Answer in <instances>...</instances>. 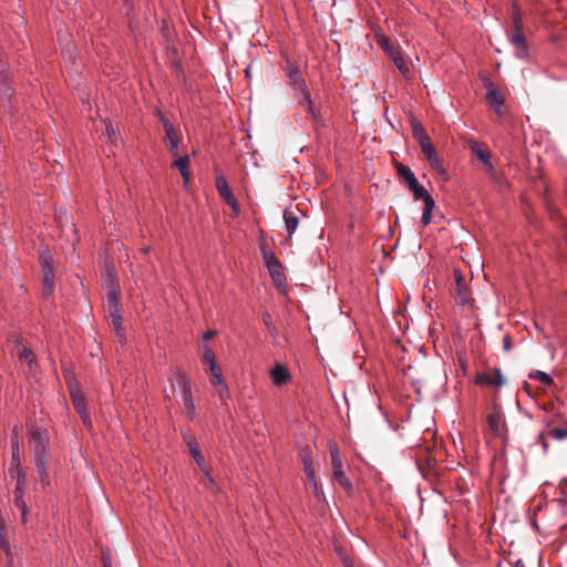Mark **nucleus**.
Masks as SVG:
<instances>
[{"label":"nucleus","instance_id":"obj_1","mask_svg":"<svg viewBox=\"0 0 567 567\" xmlns=\"http://www.w3.org/2000/svg\"><path fill=\"white\" fill-rule=\"evenodd\" d=\"M377 43L384 51V53L392 60L396 69L406 76L410 74V65L403 53L394 45L389 37L385 34H377Z\"/></svg>","mask_w":567,"mask_h":567},{"label":"nucleus","instance_id":"obj_2","mask_svg":"<svg viewBox=\"0 0 567 567\" xmlns=\"http://www.w3.org/2000/svg\"><path fill=\"white\" fill-rule=\"evenodd\" d=\"M329 452L331 456V466L336 482L347 492V494H352L353 485L343 471V463L338 445L336 443H331L329 446Z\"/></svg>","mask_w":567,"mask_h":567},{"label":"nucleus","instance_id":"obj_3","mask_svg":"<svg viewBox=\"0 0 567 567\" xmlns=\"http://www.w3.org/2000/svg\"><path fill=\"white\" fill-rule=\"evenodd\" d=\"M408 188L412 192L415 200H423L424 203L421 223L423 227H426L432 221V214L435 207V202L430 193L419 183V181L409 185Z\"/></svg>","mask_w":567,"mask_h":567},{"label":"nucleus","instance_id":"obj_4","mask_svg":"<svg viewBox=\"0 0 567 567\" xmlns=\"http://www.w3.org/2000/svg\"><path fill=\"white\" fill-rule=\"evenodd\" d=\"M468 148L477 157V159H480L484 164L485 172L488 174V176L494 182L499 183L501 175L497 173L491 161V152L487 148V146L484 143L477 141H470Z\"/></svg>","mask_w":567,"mask_h":567},{"label":"nucleus","instance_id":"obj_5","mask_svg":"<svg viewBox=\"0 0 567 567\" xmlns=\"http://www.w3.org/2000/svg\"><path fill=\"white\" fill-rule=\"evenodd\" d=\"M29 443L33 452V456L49 454V435L47 430L32 425L29 429Z\"/></svg>","mask_w":567,"mask_h":567},{"label":"nucleus","instance_id":"obj_6","mask_svg":"<svg viewBox=\"0 0 567 567\" xmlns=\"http://www.w3.org/2000/svg\"><path fill=\"white\" fill-rule=\"evenodd\" d=\"M216 188L219 194V196L223 198V200L231 207L233 213L235 216L239 215L240 207L238 204V200L236 196L234 195L226 177L224 175H218L216 177Z\"/></svg>","mask_w":567,"mask_h":567},{"label":"nucleus","instance_id":"obj_7","mask_svg":"<svg viewBox=\"0 0 567 567\" xmlns=\"http://www.w3.org/2000/svg\"><path fill=\"white\" fill-rule=\"evenodd\" d=\"M159 120L163 124L165 136L167 140V147L172 156L178 155L179 136L175 130L173 123L164 115L163 112H158Z\"/></svg>","mask_w":567,"mask_h":567},{"label":"nucleus","instance_id":"obj_8","mask_svg":"<svg viewBox=\"0 0 567 567\" xmlns=\"http://www.w3.org/2000/svg\"><path fill=\"white\" fill-rule=\"evenodd\" d=\"M286 74L290 81V85L296 92L300 94V97L305 94L310 93L307 87L306 80L303 79L299 68L295 63H287Z\"/></svg>","mask_w":567,"mask_h":567},{"label":"nucleus","instance_id":"obj_9","mask_svg":"<svg viewBox=\"0 0 567 567\" xmlns=\"http://www.w3.org/2000/svg\"><path fill=\"white\" fill-rule=\"evenodd\" d=\"M453 276L455 280V301L462 306L470 305L472 301V297L470 290L466 287L465 277L458 269H454Z\"/></svg>","mask_w":567,"mask_h":567},{"label":"nucleus","instance_id":"obj_10","mask_svg":"<svg viewBox=\"0 0 567 567\" xmlns=\"http://www.w3.org/2000/svg\"><path fill=\"white\" fill-rule=\"evenodd\" d=\"M508 41L514 49V53L518 59L527 60L529 56L527 39L524 30L513 31L508 33Z\"/></svg>","mask_w":567,"mask_h":567},{"label":"nucleus","instance_id":"obj_11","mask_svg":"<svg viewBox=\"0 0 567 567\" xmlns=\"http://www.w3.org/2000/svg\"><path fill=\"white\" fill-rule=\"evenodd\" d=\"M265 266L267 267L275 286L279 289L285 288L287 279L284 266L279 258L270 256V261L266 262Z\"/></svg>","mask_w":567,"mask_h":567},{"label":"nucleus","instance_id":"obj_12","mask_svg":"<svg viewBox=\"0 0 567 567\" xmlns=\"http://www.w3.org/2000/svg\"><path fill=\"white\" fill-rule=\"evenodd\" d=\"M486 422L489 431L496 435L502 436L505 427L504 414L499 406L494 405L493 409L486 415Z\"/></svg>","mask_w":567,"mask_h":567},{"label":"nucleus","instance_id":"obj_13","mask_svg":"<svg viewBox=\"0 0 567 567\" xmlns=\"http://www.w3.org/2000/svg\"><path fill=\"white\" fill-rule=\"evenodd\" d=\"M210 377L209 382L213 385H217V395L219 396L220 401H226L229 398V390L227 386V383L224 379L223 371L220 365H215L209 369Z\"/></svg>","mask_w":567,"mask_h":567},{"label":"nucleus","instance_id":"obj_14","mask_svg":"<svg viewBox=\"0 0 567 567\" xmlns=\"http://www.w3.org/2000/svg\"><path fill=\"white\" fill-rule=\"evenodd\" d=\"M476 384L487 386H502L505 383L503 374L499 369L493 371L478 373L475 379Z\"/></svg>","mask_w":567,"mask_h":567},{"label":"nucleus","instance_id":"obj_15","mask_svg":"<svg viewBox=\"0 0 567 567\" xmlns=\"http://www.w3.org/2000/svg\"><path fill=\"white\" fill-rule=\"evenodd\" d=\"M485 99L497 116L503 117L505 115V96L499 89H493V91L487 92Z\"/></svg>","mask_w":567,"mask_h":567},{"label":"nucleus","instance_id":"obj_16","mask_svg":"<svg viewBox=\"0 0 567 567\" xmlns=\"http://www.w3.org/2000/svg\"><path fill=\"white\" fill-rule=\"evenodd\" d=\"M424 157L430 163L431 167L440 175L444 176L446 178L447 172L445 167L442 164V161L440 159L436 150L434 145L426 146L425 148L421 150Z\"/></svg>","mask_w":567,"mask_h":567},{"label":"nucleus","instance_id":"obj_17","mask_svg":"<svg viewBox=\"0 0 567 567\" xmlns=\"http://www.w3.org/2000/svg\"><path fill=\"white\" fill-rule=\"evenodd\" d=\"M27 483L24 484H17L13 495H14V505L17 508L21 511V522L22 524L27 523V516H28V506L24 501V493H25Z\"/></svg>","mask_w":567,"mask_h":567},{"label":"nucleus","instance_id":"obj_18","mask_svg":"<svg viewBox=\"0 0 567 567\" xmlns=\"http://www.w3.org/2000/svg\"><path fill=\"white\" fill-rule=\"evenodd\" d=\"M299 213L298 208H286L284 210L285 227L289 236H292L298 228Z\"/></svg>","mask_w":567,"mask_h":567},{"label":"nucleus","instance_id":"obj_19","mask_svg":"<svg viewBox=\"0 0 567 567\" xmlns=\"http://www.w3.org/2000/svg\"><path fill=\"white\" fill-rule=\"evenodd\" d=\"M270 378L275 385L281 386L290 380V373L285 365L276 363L270 370Z\"/></svg>","mask_w":567,"mask_h":567},{"label":"nucleus","instance_id":"obj_20","mask_svg":"<svg viewBox=\"0 0 567 567\" xmlns=\"http://www.w3.org/2000/svg\"><path fill=\"white\" fill-rule=\"evenodd\" d=\"M33 457H34L37 473L40 476L41 483L43 485H48L49 484V470H48L49 454L35 455Z\"/></svg>","mask_w":567,"mask_h":567},{"label":"nucleus","instance_id":"obj_21","mask_svg":"<svg viewBox=\"0 0 567 567\" xmlns=\"http://www.w3.org/2000/svg\"><path fill=\"white\" fill-rule=\"evenodd\" d=\"M171 382L173 388H178L181 392L192 389L187 375L178 368L172 370Z\"/></svg>","mask_w":567,"mask_h":567},{"label":"nucleus","instance_id":"obj_22","mask_svg":"<svg viewBox=\"0 0 567 567\" xmlns=\"http://www.w3.org/2000/svg\"><path fill=\"white\" fill-rule=\"evenodd\" d=\"M54 292V271L52 265H44L43 272V295L45 298L52 297Z\"/></svg>","mask_w":567,"mask_h":567},{"label":"nucleus","instance_id":"obj_23","mask_svg":"<svg viewBox=\"0 0 567 567\" xmlns=\"http://www.w3.org/2000/svg\"><path fill=\"white\" fill-rule=\"evenodd\" d=\"M120 295H121L120 285L113 284L110 287V291L107 292L109 313L116 312V311L121 310L120 309Z\"/></svg>","mask_w":567,"mask_h":567},{"label":"nucleus","instance_id":"obj_24","mask_svg":"<svg viewBox=\"0 0 567 567\" xmlns=\"http://www.w3.org/2000/svg\"><path fill=\"white\" fill-rule=\"evenodd\" d=\"M300 104L305 105L308 113L310 114L311 118L316 122V123H320L322 121V116H321V113L319 110H317L315 107V104L311 100V96H310V93L308 94H305L303 96H301L300 99Z\"/></svg>","mask_w":567,"mask_h":567},{"label":"nucleus","instance_id":"obj_25","mask_svg":"<svg viewBox=\"0 0 567 567\" xmlns=\"http://www.w3.org/2000/svg\"><path fill=\"white\" fill-rule=\"evenodd\" d=\"M188 164H189L188 156H179L172 164V167H175L181 172V175L183 176L185 183H188L189 178H190Z\"/></svg>","mask_w":567,"mask_h":567},{"label":"nucleus","instance_id":"obj_26","mask_svg":"<svg viewBox=\"0 0 567 567\" xmlns=\"http://www.w3.org/2000/svg\"><path fill=\"white\" fill-rule=\"evenodd\" d=\"M511 18H512V23H513V30L514 31L524 30V22H523V18H522V11H520L519 7L516 3H513V6H512Z\"/></svg>","mask_w":567,"mask_h":567},{"label":"nucleus","instance_id":"obj_27","mask_svg":"<svg viewBox=\"0 0 567 567\" xmlns=\"http://www.w3.org/2000/svg\"><path fill=\"white\" fill-rule=\"evenodd\" d=\"M528 377L532 380H537L542 385H544L546 388L554 385L553 378L549 374H547L546 372L536 370V371L530 372Z\"/></svg>","mask_w":567,"mask_h":567},{"label":"nucleus","instance_id":"obj_28","mask_svg":"<svg viewBox=\"0 0 567 567\" xmlns=\"http://www.w3.org/2000/svg\"><path fill=\"white\" fill-rule=\"evenodd\" d=\"M306 487L308 491L311 492V494L313 495V497L317 499L318 503H320V504L323 503L324 495H323L322 488L319 485L317 478H315L313 481H308L306 483Z\"/></svg>","mask_w":567,"mask_h":567},{"label":"nucleus","instance_id":"obj_29","mask_svg":"<svg viewBox=\"0 0 567 567\" xmlns=\"http://www.w3.org/2000/svg\"><path fill=\"white\" fill-rule=\"evenodd\" d=\"M396 169H398L399 176L405 181L408 186L417 181L414 173L411 171V168L409 166L399 164L396 166Z\"/></svg>","mask_w":567,"mask_h":567},{"label":"nucleus","instance_id":"obj_30","mask_svg":"<svg viewBox=\"0 0 567 567\" xmlns=\"http://www.w3.org/2000/svg\"><path fill=\"white\" fill-rule=\"evenodd\" d=\"M9 474L12 480L17 481V484H24L25 483V474L21 467V463H11L9 468Z\"/></svg>","mask_w":567,"mask_h":567},{"label":"nucleus","instance_id":"obj_31","mask_svg":"<svg viewBox=\"0 0 567 567\" xmlns=\"http://www.w3.org/2000/svg\"><path fill=\"white\" fill-rule=\"evenodd\" d=\"M110 316L112 318V324H113L117 336L121 339H123L124 338V328H123V318L121 315V310H118L116 312H111Z\"/></svg>","mask_w":567,"mask_h":567},{"label":"nucleus","instance_id":"obj_32","mask_svg":"<svg viewBox=\"0 0 567 567\" xmlns=\"http://www.w3.org/2000/svg\"><path fill=\"white\" fill-rule=\"evenodd\" d=\"M182 399H183L184 405L188 412L189 417L193 419V416L195 414V403L193 400L192 389L182 392Z\"/></svg>","mask_w":567,"mask_h":567},{"label":"nucleus","instance_id":"obj_33","mask_svg":"<svg viewBox=\"0 0 567 567\" xmlns=\"http://www.w3.org/2000/svg\"><path fill=\"white\" fill-rule=\"evenodd\" d=\"M71 399L76 412L87 408L85 398L79 391L71 390Z\"/></svg>","mask_w":567,"mask_h":567},{"label":"nucleus","instance_id":"obj_34","mask_svg":"<svg viewBox=\"0 0 567 567\" xmlns=\"http://www.w3.org/2000/svg\"><path fill=\"white\" fill-rule=\"evenodd\" d=\"M186 443L189 447L190 455L195 461H202L203 454L193 436H188L185 439Z\"/></svg>","mask_w":567,"mask_h":567},{"label":"nucleus","instance_id":"obj_35","mask_svg":"<svg viewBox=\"0 0 567 567\" xmlns=\"http://www.w3.org/2000/svg\"><path fill=\"white\" fill-rule=\"evenodd\" d=\"M17 355L19 357L20 360L25 361L29 365H31L35 359V355L32 352V350L25 347L18 349Z\"/></svg>","mask_w":567,"mask_h":567},{"label":"nucleus","instance_id":"obj_36","mask_svg":"<svg viewBox=\"0 0 567 567\" xmlns=\"http://www.w3.org/2000/svg\"><path fill=\"white\" fill-rule=\"evenodd\" d=\"M203 359H204V362L207 363L208 369H210L212 367L218 365L214 350H212L208 347H206L204 349Z\"/></svg>","mask_w":567,"mask_h":567},{"label":"nucleus","instance_id":"obj_37","mask_svg":"<svg viewBox=\"0 0 567 567\" xmlns=\"http://www.w3.org/2000/svg\"><path fill=\"white\" fill-rule=\"evenodd\" d=\"M259 248H260V252H261L265 264L270 261V256L277 257L276 254L270 249V247L268 246V244L266 241H261L259 244Z\"/></svg>","mask_w":567,"mask_h":567},{"label":"nucleus","instance_id":"obj_38","mask_svg":"<svg viewBox=\"0 0 567 567\" xmlns=\"http://www.w3.org/2000/svg\"><path fill=\"white\" fill-rule=\"evenodd\" d=\"M202 483L204 484L205 487L209 488L214 493L218 491L215 480L210 473H206L204 475Z\"/></svg>","mask_w":567,"mask_h":567},{"label":"nucleus","instance_id":"obj_39","mask_svg":"<svg viewBox=\"0 0 567 567\" xmlns=\"http://www.w3.org/2000/svg\"><path fill=\"white\" fill-rule=\"evenodd\" d=\"M299 456H300V460H301V463H302L303 467L313 464L311 452L308 449L301 450L300 453H299Z\"/></svg>","mask_w":567,"mask_h":567},{"label":"nucleus","instance_id":"obj_40","mask_svg":"<svg viewBox=\"0 0 567 567\" xmlns=\"http://www.w3.org/2000/svg\"><path fill=\"white\" fill-rule=\"evenodd\" d=\"M549 436L555 440H564L567 439V429L565 427H555L549 431Z\"/></svg>","mask_w":567,"mask_h":567},{"label":"nucleus","instance_id":"obj_41","mask_svg":"<svg viewBox=\"0 0 567 567\" xmlns=\"http://www.w3.org/2000/svg\"><path fill=\"white\" fill-rule=\"evenodd\" d=\"M11 450H12V460H11V463H21L20 461V446H19V441H14L12 440L11 441Z\"/></svg>","mask_w":567,"mask_h":567},{"label":"nucleus","instance_id":"obj_42","mask_svg":"<svg viewBox=\"0 0 567 567\" xmlns=\"http://www.w3.org/2000/svg\"><path fill=\"white\" fill-rule=\"evenodd\" d=\"M78 413L80 414L81 420L84 423V425L87 429H92L93 427V423H92V417H91V414L89 412V409L86 408L85 410L79 411Z\"/></svg>","mask_w":567,"mask_h":567},{"label":"nucleus","instance_id":"obj_43","mask_svg":"<svg viewBox=\"0 0 567 567\" xmlns=\"http://www.w3.org/2000/svg\"><path fill=\"white\" fill-rule=\"evenodd\" d=\"M105 274H106L107 278L110 279V287L113 284H118V281L116 279V270L113 265H107L105 267Z\"/></svg>","mask_w":567,"mask_h":567},{"label":"nucleus","instance_id":"obj_44","mask_svg":"<svg viewBox=\"0 0 567 567\" xmlns=\"http://www.w3.org/2000/svg\"><path fill=\"white\" fill-rule=\"evenodd\" d=\"M3 64L0 62V92L10 95V87L7 80L2 78Z\"/></svg>","mask_w":567,"mask_h":567},{"label":"nucleus","instance_id":"obj_45","mask_svg":"<svg viewBox=\"0 0 567 567\" xmlns=\"http://www.w3.org/2000/svg\"><path fill=\"white\" fill-rule=\"evenodd\" d=\"M426 135H427V133L425 132V130L420 124L413 125V137L416 141L421 140L422 137H424Z\"/></svg>","mask_w":567,"mask_h":567},{"label":"nucleus","instance_id":"obj_46","mask_svg":"<svg viewBox=\"0 0 567 567\" xmlns=\"http://www.w3.org/2000/svg\"><path fill=\"white\" fill-rule=\"evenodd\" d=\"M303 471H305V474H306V477H307V482L308 481H313L315 478H317L316 470H315V465L313 464L303 467Z\"/></svg>","mask_w":567,"mask_h":567},{"label":"nucleus","instance_id":"obj_47","mask_svg":"<svg viewBox=\"0 0 567 567\" xmlns=\"http://www.w3.org/2000/svg\"><path fill=\"white\" fill-rule=\"evenodd\" d=\"M106 133H107L110 142L112 144H115L117 142V134L111 124H106Z\"/></svg>","mask_w":567,"mask_h":567},{"label":"nucleus","instance_id":"obj_48","mask_svg":"<svg viewBox=\"0 0 567 567\" xmlns=\"http://www.w3.org/2000/svg\"><path fill=\"white\" fill-rule=\"evenodd\" d=\"M481 80L484 86L486 87L487 92L493 91V89H498L488 76L482 75Z\"/></svg>","mask_w":567,"mask_h":567},{"label":"nucleus","instance_id":"obj_49","mask_svg":"<svg viewBox=\"0 0 567 567\" xmlns=\"http://www.w3.org/2000/svg\"><path fill=\"white\" fill-rule=\"evenodd\" d=\"M548 507H550L551 509H557V511L563 512L565 509V502L561 499H555L548 504Z\"/></svg>","mask_w":567,"mask_h":567},{"label":"nucleus","instance_id":"obj_50","mask_svg":"<svg viewBox=\"0 0 567 567\" xmlns=\"http://www.w3.org/2000/svg\"><path fill=\"white\" fill-rule=\"evenodd\" d=\"M40 261H41V266H42V271L44 272V265H52L51 264V256L49 254H41L40 255Z\"/></svg>","mask_w":567,"mask_h":567},{"label":"nucleus","instance_id":"obj_51","mask_svg":"<svg viewBox=\"0 0 567 567\" xmlns=\"http://www.w3.org/2000/svg\"><path fill=\"white\" fill-rule=\"evenodd\" d=\"M421 147V150L425 148L426 146L432 145V141L429 135L422 137L421 140L416 141Z\"/></svg>","mask_w":567,"mask_h":567},{"label":"nucleus","instance_id":"obj_52","mask_svg":"<svg viewBox=\"0 0 567 567\" xmlns=\"http://www.w3.org/2000/svg\"><path fill=\"white\" fill-rule=\"evenodd\" d=\"M195 462L198 465L199 470L202 471L203 475H205L206 473H210L208 467L205 464L204 456L202 457V461H195Z\"/></svg>","mask_w":567,"mask_h":567},{"label":"nucleus","instance_id":"obj_53","mask_svg":"<svg viewBox=\"0 0 567 567\" xmlns=\"http://www.w3.org/2000/svg\"><path fill=\"white\" fill-rule=\"evenodd\" d=\"M216 334H217V332H216L215 330H208V331H206V332L203 334V338H204V340H205V341H208V340H210V339L215 338V337H216Z\"/></svg>","mask_w":567,"mask_h":567},{"label":"nucleus","instance_id":"obj_54","mask_svg":"<svg viewBox=\"0 0 567 567\" xmlns=\"http://www.w3.org/2000/svg\"><path fill=\"white\" fill-rule=\"evenodd\" d=\"M503 347L506 351L511 350L512 348V343H511V339L508 336H505L504 339H503Z\"/></svg>","mask_w":567,"mask_h":567},{"label":"nucleus","instance_id":"obj_55","mask_svg":"<svg viewBox=\"0 0 567 567\" xmlns=\"http://www.w3.org/2000/svg\"><path fill=\"white\" fill-rule=\"evenodd\" d=\"M18 435H19V433H18V427H17V426H14V427H13V430H12V437H11V441H12V440H14V441L17 440V441H18Z\"/></svg>","mask_w":567,"mask_h":567},{"label":"nucleus","instance_id":"obj_56","mask_svg":"<svg viewBox=\"0 0 567 567\" xmlns=\"http://www.w3.org/2000/svg\"><path fill=\"white\" fill-rule=\"evenodd\" d=\"M538 439H539V441H542V444H543L544 450H547L548 444H547V442H546V440H545L544 435H543V434H540Z\"/></svg>","mask_w":567,"mask_h":567},{"label":"nucleus","instance_id":"obj_57","mask_svg":"<svg viewBox=\"0 0 567 567\" xmlns=\"http://www.w3.org/2000/svg\"><path fill=\"white\" fill-rule=\"evenodd\" d=\"M264 321H265V323H266L269 328L275 329V328L272 327V324H271V320H270V316H269V315H267V317H265V318H264Z\"/></svg>","mask_w":567,"mask_h":567},{"label":"nucleus","instance_id":"obj_58","mask_svg":"<svg viewBox=\"0 0 567 567\" xmlns=\"http://www.w3.org/2000/svg\"><path fill=\"white\" fill-rule=\"evenodd\" d=\"M343 565H344V567H354V566H353V564H352V561H351L350 559H348V558H346V559L343 560Z\"/></svg>","mask_w":567,"mask_h":567},{"label":"nucleus","instance_id":"obj_59","mask_svg":"<svg viewBox=\"0 0 567 567\" xmlns=\"http://www.w3.org/2000/svg\"><path fill=\"white\" fill-rule=\"evenodd\" d=\"M103 567H112L111 563H106L105 560H103Z\"/></svg>","mask_w":567,"mask_h":567}]
</instances>
